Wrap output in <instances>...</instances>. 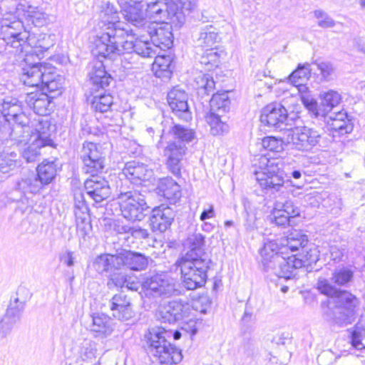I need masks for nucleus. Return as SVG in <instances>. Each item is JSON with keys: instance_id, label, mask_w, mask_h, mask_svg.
<instances>
[{"instance_id": "obj_1", "label": "nucleus", "mask_w": 365, "mask_h": 365, "mask_svg": "<svg viewBox=\"0 0 365 365\" xmlns=\"http://www.w3.org/2000/svg\"><path fill=\"white\" fill-rule=\"evenodd\" d=\"M287 111L280 104H269L262 110L260 121L265 125L284 131L285 140L293 149L309 151L319 144L322 135L319 130L307 126L289 128Z\"/></svg>"}, {"instance_id": "obj_2", "label": "nucleus", "mask_w": 365, "mask_h": 365, "mask_svg": "<svg viewBox=\"0 0 365 365\" xmlns=\"http://www.w3.org/2000/svg\"><path fill=\"white\" fill-rule=\"evenodd\" d=\"M51 132L49 121L38 117L33 119L31 128L25 130L21 126L11 129L6 124L3 125L0 128V138L11 140L18 145L29 143L21 155L27 163H33L38 160L41 148L51 145Z\"/></svg>"}, {"instance_id": "obj_3", "label": "nucleus", "mask_w": 365, "mask_h": 365, "mask_svg": "<svg viewBox=\"0 0 365 365\" xmlns=\"http://www.w3.org/2000/svg\"><path fill=\"white\" fill-rule=\"evenodd\" d=\"M29 31L24 26L21 15L9 11L0 19V39L4 43L0 46V55L8 62L16 64L24 60V48L26 46Z\"/></svg>"}, {"instance_id": "obj_4", "label": "nucleus", "mask_w": 365, "mask_h": 365, "mask_svg": "<svg viewBox=\"0 0 365 365\" xmlns=\"http://www.w3.org/2000/svg\"><path fill=\"white\" fill-rule=\"evenodd\" d=\"M99 27L101 30L94 43L92 53L99 56L108 49L109 44L120 41L127 34V29L121 26L119 12L113 1L102 0L99 6Z\"/></svg>"}, {"instance_id": "obj_5", "label": "nucleus", "mask_w": 365, "mask_h": 365, "mask_svg": "<svg viewBox=\"0 0 365 365\" xmlns=\"http://www.w3.org/2000/svg\"><path fill=\"white\" fill-rule=\"evenodd\" d=\"M135 35L132 29H127V34L120 41L115 40L112 42V44H109L108 47L109 49H106V51L103 52L100 56L109 58L120 56L121 61H128V63H132L134 58L133 53L144 58L154 56L156 54V50L153 43L140 38H137L134 41Z\"/></svg>"}, {"instance_id": "obj_6", "label": "nucleus", "mask_w": 365, "mask_h": 365, "mask_svg": "<svg viewBox=\"0 0 365 365\" xmlns=\"http://www.w3.org/2000/svg\"><path fill=\"white\" fill-rule=\"evenodd\" d=\"M360 299L347 291H341L334 299L328 301V309L324 312L326 319L338 326L351 324L356 318Z\"/></svg>"}, {"instance_id": "obj_7", "label": "nucleus", "mask_w": 365, "mask_h": 365, "mask_svg": "<svg viewBox=\"0 0 365 365\" xmlns=\"http://www.w3.org/2000/svg\"><path fill=\"white\" fill-rule=\"evenodd\" d=\"M307 242V236L299 230H292L285 238L280 240L279 244L275 240H267L260 250L264 269L269 272L270 267H273L272 264L276 256H282L288 250L292 252L297 251L299 247H304Z\"/></svg>"}, {"instance_id": "obj_8", "label": "nucleus", "mask_w": 365, "mask_h": 365, "mask_svg": "<svg viewBox=\"0 0 365 365\" xmlns=\"http://www.w3.org/2000/svg\"><path fill=\"white\" fill-rule=\"evenodd\" d=\"M171 331L162 327H155L145 335L148 351L161 364H178L182 360L180 350L173 347L167 338Z\"/></svg>"}, {"instance_id": "obj_9", "label": "nucleus", "mask_w": 365, "mask_h": 365, "mask_svg": "<svg viewBox=\"0 0 365 365\" xmlns=\"http://www.w3.org/2000/svg\"><path fill=\"white\" fill-rule=\"evenodd\" d=\"M210 263V259H195L192 255L183 256L178 260L176 264L180 269L184 287L194 290L204 286Z\"/></svg>"}, {"instance_id": "obj_10", "label": "nucleus", "mask_w": 365, "mask_h": 365, "mask_svg": "<svg viewBox=\"0 0 365 365\" xmlns=\"http://www.w3.org/2000/svg\"><path fill=\"white\" fill-rule=\"evenodd\" d=\"M160 317L164 322L170 324L181 321V329L195 335L197 331V319L195 310L187 303L172 301L161 307Z\"/></svg>"}, {"instance_id": "obj_11", "label": "nucleus", "mask_w": 365, "mask_h": 365, "mask_svg": "<svg viewBox=\"0 0 365 365\" xmlns=\"http://www.w3.org/2000/svg\"><path fill=\"white\" fill-rule=\"evenodd\" d=\"M118 192L117 199L122 215L130 221L142 220L149 208L144 196L136 190H128L123 185Z\"/></svg>"}, {"instance_id": "obj_12", "label": "nucleus", "mask_w": 365, "mask_h": 365, "mask_svg": "<svg viewBox=\"0 0 365 365\" xmlns=\"http://www.w3.org/2000/svg\"><path fill=\"white\" fill-rule=\"evenodd\" d=\"M259 163V170H256L255 174L260 187L272 193H284L287 187L284 178L279 174V168L274 160L261 156Z\"/></svg>"}, {"instance_id": "obj_13", "label": "nucleus", "mask_w": 365, "mask_h": 365, "mask_svg": "<svg viewBox=\"0 0 365 365\" xmlns=\"http://www.w3.org/2000/svg\"><path fill=\"white\" fill-rule=\"evenodd\" d=\"M146 17L155 21L165 23L167 21L172 22L183 21L181 12L175 0H155L148 3L145 10Z\"/></svg>"}, {"instance_id": "obj_14", "label": "nucleus", "mask_w": 365, "mask_h": 365, "mask_svg": "<svg viewBox=\"0 0 365 365\" xmlns=\"http://www.w3.org/2000/svg\"><path fill=\"white\" fill-rule=\"evenodd\" d=\"M1 112L7 122L13 120L16 123L13 128L6 123L11 129L16 126H21L24 130L31 128L33 120H31L30 118L23 111L21 103L16 98L10 97L5 98L1 103ZM4 125L6 123L1 125L0 128Z\"/></svg>"}, {"instance_id": "obj_15", "label": "nucleus", "mask_w": 365, "mask_h": 365, "mask_svg": "<svg viewBox=\"0 0 365 365\" xmlns=\"http://www.w3.org/2000/svg\"><path fill=\"white\" fill-rule=\"evenodd\" d=\"M83 162V170L86 173L93 174L101 171L105 166V160L101 148L96 143L85 142L80 153Z\"/></svg>"}, {"instance_id": "obj_16", "label": "nucleus", "mask_w": 365, "mask_h": 365, "mask_svg": "<svg viewBox=\"0 0 365 365\" xmlns=\"http://www.w3.org/2000/svg\"><path fill=\"white\" fill-rule=\"evenodd\" d=\"M143 286L148 294L153 297H170L179 293L175 279L165 274L151 277L143 282Z\"/></svg>"}, {"instance_id": "obj_17", "label": "nucleus", "mask_w": 365, "mask_h": 365, "mask_svg": "<svg viewBox=\"0 0 365 365\" xmlns=\"http://www.w3.org/2000/svg\"><path fill=\"white\" fill-rule=\"evenodd\" d=\"M118 1L120 6V13L127 23L138 29H146V14L139 5L143 0Z\"/></svg>"}, {"instance_id": "obj_18", "label": "nucleus", "mask_w": 365, "mask_h": 365, "mask_svg": "<svg viewBox=\"0 0 365 365\" xmlns=\"http://www.w3.org/2000/svg\"><path fill=\"white\" fill-rule=\"evenodd\" d=\"M55 43V35L49 34H30L26 40V46L24 48V60L26 62L27 57L35 53L38 58L43 57V53L47 51Z\"/></svg>"}, {"instance_id": "obj_19", "label": "nucleus", "mask_w": 365, "mask_h": 365, "mask_svg": "<svg viewBox=\"0 0 365 365\" xmlns=\"http://www.w3.org/2000/svg\"><path fill=\"white\" fill-rule=\"evenodd\" d=\"M187 149L184 144L170 141L168 143L163 150L167 168L175 176H179L181 174L182 160L186 154Z\"/></svg>"}, {"instance_id": "obj_20", "label": "nucleus", "mask_w": 365, "mask_h": 365, "mask_svg": "<svg viewBox=\"0 0 365 365\" xmlns=\"http://www.w3.org/2000/svg\"><path fill=\"white\" fill-rule=\"evenodd\" d=\"M146 29L155 50L158 48L165 50L172 46L173 35L169 24L162 25L155 22L148 24Z\"/></svg>"}, {"instance_id": "obj_21", "label": "nucleus", "mask_w": 365, "mask_h": 365, "mask_svg": "<svg viewBox=\"0 0 365 365\" xmlns=\"http://www.w3.org/2000/svg\"><path fill=\"white\" fill-rule=\"evenodd\" d=\"M273 267H270L269 271L278 277L290 279L295 275L294 272L304 267L302 259L297 257L296 255L284 257L276 256L274 258Z\"/></svg>"}, {"instance_id": "obj_22", "label": "nucleus", "mask_w": 365, "mask_h": 365, "mask_svg": "<svg viewBox=\"0 0 365 365\" xmlns=\"http://www.w3.org/2000/svg\"><path fill=\"white\" fill-rule=\"evenodd\" d=\"M153 175L152 169L143 163L132 161L125 165L122 172L119 174L120 181L125 179V183L130 181L132 183L138 184L141 181L149 180Z\"/></svg>"}, {"instance_id": "obj_23", "label": "nucleus", "mask_w": 365, "mask_h": 365, "mask_svg": "<svg viewBox=\"0 0 365 365\" xmlns=\"http://www.w3.org/2000/svg\"><path fill=\"white\" fill-rule=\"evenodd\" d=\"M96 174H90L91 177L85 181L84 187L90 198L96 202H101L110 196V187L104 178Z\"/></svg>"}, {"instance_id": "obj_24", "label": "nucleus", "mask_w": 365, "mask_h": 365, "mask_svg": "<svg viewBox=\"0 0 365 365\" xmlns=\"http://www.w3.org/2000/svg\"><path fill=\"white\" fill-rule=\"evenodd\" d=\"M187 99V95L185 91L178 87H174L168 93V103L173 113L179 118L186 121L191 118Z\"/></svg>"}, {"instance_id": "obj_25", "label": "nucleus", "mask_w": 365, "mask_h": 365, "mask_svg": "<svg viewBox=\"0 0 365 365\" xmlns=\"http://www.w3.org/2000/svg\"><path fill=\"white\" fill-rule=\"evenodd\" d=\"M174 217V212L170 207L162 205L155 207L150 218L153 230L165 232L171 225Z\"/></svg>"}, {"instance_id": "obj_26", "label": "nucleus", "mask_w": 365, "mask_h": 365, "mask_svg": "<svg viewBox=\"0 0 365 365\" xmlns=\"http://www.w3.org/2000/svg\"><path fill=\"white\" fill-rule=\"evenodd\" d=\"M110 309L113 316L120 321H127L133 316L130 299L123 293L115 294L112 297Z\"/></svg>"}, {"instance_id": "obj_27", "label": "nucleus", "mask_w": 365, "mask_h": 365, "mask_svg": "<svg viewBox=\"0 0 365 365\" xmlns=\"http://www.w3.org/2000/svg\"><path fill=\"white\" fill-rule=\"evenodd\" d=\"M44 92H35L27 94L26 102L33 108L35 113L39 115H46L53 109L52 98Z\"/></svg>"}, {"instance_id": "obj_28", "label": "nucleus", "mask_w": 365, "mask_h": 365, "mask_svg": "<svg viewBox=\"0 0 365 365\" xmlns=\"http://www.w3.org/2000/svg\"><path fill=\"white\" fill-rule=\"evenodd\" d=\"M113 324L111 318L103 313H96L92 315V323L90 331L95 337L106 338L113 331Z\"/></svg>"}, {"instance_id": "obj_29", "label": "nucleus", "mask_w": 365, "mask_h": 365, "mask_svg": "<svg viewBox=\"0 0 365 365\" xmlns=\"http://www.w3.org/2000/svg\"><path fill=\"white\" fill-rule=\"evenodd\" d=\"M29 57H27L26 65L22 68V73L20 76L21 81L29 87H38L42 83V75L43 65L42 63L28 64ZM20 63L19 64H21Z\"/></svg>"}, {"instance_id": "obj_30", "label": "nucleus", "mask_w": 365, "mask_h": 365, "mask_svg": "<svg viewBox=\"0 0 365 365\" xmlns=\"http://www.w3.org/2000/svg\"><path fill=\"white\" fill-rule=\"evenodd\" d=\"M94 56L98 58V61L93 65L91 71L89 72L90 81L96 87L104 88L110 84L112 78L105 70L103 59L114 60L116 57L109 58Z\"/></svg>"}, {"instance_id": "obj_31", "label": "nucleus", "mask_w": 365, "mask_h": 365, "mask_svg": "<svg viewBox=\"0 0 365 365\" xmlns=\"http://www.w3.org/2000/svg\"><path fill=\"white\" fill-rule=\"evenodd\" d=\"M220 37L217 29L212 25H207L200 28L195 43L196 47L202 50L216 48L215 44L219 41Z\"/></svg>"}, {"instance_id": "obj_32", "label": "nucleus", "mask_w": 365, "mask_h": 365, "mask_svg": "<svg viewBox=\"0 0 365 365\" xmlns=\"http://www.w3.org/2000/svg\"><path fill=\"white\" fill-rule=\"evenodd\" d=\"M187 246L189 250L184 256L192 255L195 259H210L207 254L204 251L205 237L200 233H195L190 235L187 240Z\"/></svg>"}, {"instance_id": "obj_33", "label": "nucleus", "mask_w": 365, "mask_h": 365, "mask_svg": "<svg viewBox=\"0 0 365 365\" xmlns=\"http://www.w3.org/2000/svg\"><path fill=\"white\" fill-rule=\"evenodd\" d=\"M16 12L19 15H23L31 21L36 26L43 25L46 20V14L40 11L37 7L30 5L19 4L16 7Z\"/></svg>"}, {"instance_id": "obj_34", "label": "nucleus", "mask_w": 365, "mask_h": 365, "mask_svg": "<svg viewBox=\"0 0 365 365\" xmlns=\"http://www.w3.org/2000/svg\"><path fill=\"white\" fill-rule=\"evenodd\" d=\"M173 58L169 55H158L153 64V70L158 78H169L171 76V63Z\"/></svg>"}, {"instance_id": "obj_35", "label": "nucleus", "mask_w": 365, "mask_h": 365, "mask_svg": "<svg viewBox=\"0 0 365 365\" xmlns=\"http://www.w3.org/2000/svg\"><path fill=\"white\" fill-rule=\"evenodd\" d=\"M158 189L159 192L169 200L178 199L181 195L180 185L171 178L161 179Z\"/></svg>"}, {"instance_id": "obj_36", "label": "nucleus", "mask_w": 365, "mask_h": 365, "mask_svg": "<svg viewBox=\"0 0 365 365\" xmlns=\"http://www.w3.org/2000/svg\"><path fill=\"white\" fill-rule=\"evenodd\" d=\"M56 173L57 165L55 161L45 160L37 167V177L44 185L51 182Z\"/></svg>"}, {"instance_id": "obj_37", "label": "nucleus", "mask_w": 365, "mask_h": 365, "mask_svg": "<svg viewBox=\"0 0 365 365\" xmlns=\"http://www.w3.org/2000/svg\"><path fill=\"white\" fill-rule=\"evenodd\" d=\"M125 267L128 268L140 271L145 269L148 264V258L138 252L124 250Z\"/></svg>"}, {"instance_id": "obj_38", "label": "nucleus", "mask_w": 365, "mask_h": 365, "mask_svg": "<svg viewBox=\"0 0 365 365\" xmlns=\"http://www.w3.org/2000/svg\"><path fill=\"white\" fill-rule=\"evenodd\" d=\"M78 354L82 361L93 363L97 358L96 344L85 339L78 345Z\"/></svg>"}, {"instance_id": "obj_39", "label": "nucleus", "mask_w": 365, "mask_h": 365, "mask_svg": "<svg viewBox=\"0 0 365 365\" xmlns=\"http://www.w3.org/2000/svg\"><path fill=\"white\" fill-rule=\"evenodd\" d=\"M310 74L311 68L309 63L299 64L297 69L289 75L288 80L293 86L298 87L304 84L309 78Z\"/></svg>"}, {"instance_id": "obj_40", "label": "nucleus", "mask_w": 365, "mask_h": 365, "mask_svg": "<svg viewBox=\"0 0 365 365\" xmlns=\"http://www.w3.org/2000/svg\"><path fill=\"white\" fill-rule=\"evenodd\" d=\"M170 133L173 135L174 141L184 145L192 141L195 138V133L192 129L180 124H175Z\"/></svg>"}, {"instance_id": "obj_41", "label": "nucleus", "mask_w": 365, "mask_h": 365, "mask_svg": "<svg viewBox=\"0 0 365 365\" xmlns=\"http://www.w3.org/2000/svg\"><path fill=\"white\" fill-rule=\"evenodd\" d=\"M204 52L201 55L200 62L204 65L207 70H212L218 67L220 63V57L222 52L220 53L216 48L203 50Z\"/></svg>"}, {"instance_id": "obj_42", "label": "nucleus", "mask_w": 365, "mask_h": 365, "mask_svg": "<svg viewBox=\"0 0 365 365\" xmlns=\"http://www.w3.org/2000/svg\"><path fill=\"white\" fill-rule=\"evenodd\" d=\"M320 98L322 99L321 104L326 115L329 113L340 103L341 99V95L333 90L321 93Z\"/></svg>"}, {"instance_id": "obj_43", "label": "nucleus", "mask_w": 365, "mask_h": 365, "mask_svg": "<svg viewBox=\"0 0 365 365\" xmlns=\"http://www.w3.org/2000/svg\"><path fill=\"white\" fill-rule=\"evenodd\" d=\"M205 118L207 123L210 126V132L212 135H222L228 132L229 125L220 119L218 114L210 112Z\"/></svg>"}, {"instance_id": "obj_44", "label": "nucleus", "mask_w": 365, "mask_h": 365, "mask_svg": "<svg viewBox=\"0 0 365 365\" xmlns=\"http://www.w3.org/2000/svg\"><path fill=\"white\" fill-rule=\"evenodd\" d=\"M76 227L78 236L86 240L91 232L92 226L91 224L89 215H80L78 211H76Z\"/></svg>"}, {"instance_id": "obj_45", "label": "nucleus", "mask_w": 365, "mask_h": 365, "mask_svg": "<svg viewBox=\"0 0 365 365\" xmlns=\"http://www.w3.org/2000/svg\"><path fill=\"white\" fill-rule=\"evenodd\" d=\"M17 153L4 152L0 155V173L6 174L17 167Z\"/></svg>"}, {"instance_id": "obj_46", "label": "nucleus", "mask_w": 365, "mask_h": 365, "mask_svg": "<svg viewBox=\"0 0 365 365\" xmlns=\"http://www.w3.org/2000/svg\"><path fill=\"white\" fill-rule=\"evenodd\" d=\"M113 104V98L110 94L95 96L91 103L92 108L100 113L110 110Z\"/></svg>"}, {"instance_id": "obj_47", "label": "nucleus", "mask_w": 365, "mask_h": 365, "mask_svg": "<svg viewBox=\"0 0 365 365\" xmlns=\"http://www.w3.org/2000/svg\"><path fill=\"white\" fill-rule=\"evenodd\" d=\"M352 278L353 272L350 269L343 267L334 269L331 281L339 286H344L351 282Z\"/></svg>"}, {"instance_id": "obj_48", "label": "nucleus", "mask_w": 365, "mask_h": 365, "mask_svg": "<svg viewBox=\"0 0 365 365\" xmlns=\"http://www.w3.org/2000/svg\"><path fill=\"white\" fill-rule=\"evenodd\" d=\"M44 184L39 180L38 177L31 175L25 179H22L19 182L20 189L24 192L36 194L38 192Z\"/></svg>"}, {"instance_id": "obj_49", "label": "nucleus", "mask_w": 365, "mask_h": 365, "mask_svg": "<svg viewBox=\"0 0 365 365\" xmlns=\"http://www.w3.org/2000/svg\"><path fill=\"white\" fill-rule=\"evenodd\" d=\"M261 145L264 150L270 152L280 153L284 150V143L282 140L275 137H264L262 139Z\"/></svg>"}, {"instance_id": "obj_50", "label": "nucleus", "mask_w": 365, "mask_h": 365, "mask_svg": "<svg viewBox=\"0 0 365 365\" xmlns=\"http://www.w3.org/2000/svg\"><path fill=\"white\" fill-rule=\"evenodd\" d=\"M274 207L284 214L289 215L290 218H294L300 214L299 208L291 200H286L284 202L277 200L274 202Z\"/></svg>"}, {"instance_id": "obj_51", "label": "nucleus", "mask_w": 365, "mask_h": 365, "mask_svg": "<svg viewBox=\"0 0 365 365\" xmlns=\"http://www.w3.org/2000/svg\"><path fill=\"white\" fill-rule=\"evenodd\" d=\"M317 289L323 294L327 295L331 299H334L341 290L337 289L330 282L325 278L320 277L317 284Z\"/></svg>"}, {"instance_id": "obj_52", "label": "nucleus", "mask_w": 365, "mask_h": 365, "mask_svg": "<svg viewBox=\"0 0 365 365\" xmlns=\"http://www.w3.org/2000/svg\"><path fill=\"white\" fill-rule=\"evenodd\" d=\"M229 104L230 101L227 93L213 94L210 100L212 110H215L216 108L218 110H223L225 111L229 106Z\"/></svg>"}, {"instance_id": "obj_53", "label": "nucleus", "mask_w": 365, "mask_h": 365, "mask_svg": "<svg viewBox=\"0 0 365 365\" xmlns=\"http://www.w3.org/2000/svg\"><path fill=\"white\" fill-rule=\"evenodd\" d=\"M19 300L16 299L14 304H11V306L7 309L6 313L4 318H7V320L12 322V325L20 319L21 314L24 309V304H21L19 306L18 304Z\"/></svg>"}, {"instance_id": "obj_54", "label": "nucleus", "mask_w": 365, "mask_h": 365, "mask_svg": "<svg viewBox=\"0 0 365 365\" xmlns=\"http://www.w3.org/2000/svg\"><path fill=\"white\" fill-rule=\"evenodd\" d=\"M198 88L202 90L205 94L209 95L215 88V81L207 74L201 75L197 78Z\"/></svg>"}, {"instance_id": "obj_55", "label": "nucleus", "mask_w": 365, "mask_h": 365, "mask_svg": "<svg viewBox=\"0 0 365 365\" xmlns=\"http://www.w3.org/2000/svg\"><path fill=\"white\" fill-rule=\"evenodd\" d=\"M74 212L78 211L80 215H88V208L86 202V198L84 194L78 191L74 194Z\"/></svg>"}, {"instance_id": "obj_56", "label": "nucleus", "mask_w": 365, "mask_h": 365, "mask_svg": "<svg viewBox=\"0 0 365 365\" xmlns=\"http://www.w3.org/2000/svg\"><path fill=\"white\" fill-rule=\"evenodd\" d=\"M314 15L318 19L317 24L319 27L328 29L335 26V21L322 10L314 11Z\"/></svg>"}, {"instance_id": "obj_57", "label": "nucleus", "mask_w": 365, "mask_h": 365, "mask_svg": "<svg viewBox=\"0 0 365 365\" xmlns=\"http://www.w3.org/2000/svg\"><path fill=\"white\" fill-rule=\"evenodd\" d=\"M108 262L109 271L113 269H120L125 266V252H121L118 255H109V259H106Z\"/></svg>"}, {"instance_id": "obj_58", "label": "nucleus", "mask_w": 365, "mask_h": 365, "mask_svg": "<svg viewBox=\"0 0 365 365\" xmlns=\"http://www.w3.org/2000/svg\"><path fill=\"white\" fill-rule=\"evenodd\" d=\"M314 64L320 71L322 78L329 81L334 71L333 65L328 61H316Z\"/></svg>"}, {"instance_id": "obj_59", "label": "nucleus", "mask_w": 365, "mask_h": 365, "mask_svg": "<svg viewBox=\"0 0 365 365\" xmlns=\"http://www.w3.org/2000/svg\"><path fill=\"white\" fill-rule=\"evenodd\" d=\"M329 123L330 124L332 130L338 131L341 134L349 133L352 130V127L348 119L329 122Z\"/></svg>"}, {"instance_id": "obj_60", "label": "nucleus", "mask_w": 365, "mask_h": 365, "mask_svg": "<svg viewBox=\"0 0 365 365\" xmlns=\"http://www.w3.org/2000/svg\"><path fill=\"white\" fill-rule=\"evenodd\" d=\"M290 220L289 215L284 214L282 211L275 209V207H274L272 217V222L278 226H285L289 224Z\"/></svg>"}, {"instance_id": "obj_61", "label": "nucleus", "mask_w": 365, "mask_h": 365, "mask_svg": "<svg viewBox=\"0 0 365 365\" xmlns=\"http://www.w3.org/2000/svg\"><path fill=\"white\" fill-rule=\"evenodd\" d=\"M42 75V83L40 84L41 88L46 86L51 81H53L58 78L60 76L56 74L51 68H48L43 65Z\"/></svg>"}, {"instance_id": "obj_62", "label": "nucleus", "mask_w": 365, "mask_h": 365, "mask_svg": "<svg viewBox=\"0 0 365 365\" xmlns=\"http://www.w3.org/2000/svg\"><path fill=\"white\" fill-rule=\"evenodd\" d=\"M364 334L365 331H362L361 327L357 326L351 334V344L356 349H361V346L363 347L365 346L361 343V340Z\"/></svg>"}, {"instance_id": "obj_63", "label": "nucleus", "mask_w": 365, "mask_h": 365, "mask_svg": "<svg viewBox=\"0 0 365 365\" xmlns=\"http://www.w3.org/2000/svg\"><path fill=\"white\" fill-rule=\"evenodd\" d=\"M179 1L181 6V11L179 9V11L184 18L183 13L192 12L197 8L198 0H179Z\"/></svg>"}, {"instance_id": "obj_64", "label": "nucleus", "mask_w": 365, "mask_h": 365, "mask_svg": "<svg viewBox=\"0 0 365 365\" xmlns=\"http://www.w3.org/2000/svg\"><path fill=\"white\" fill-rule=\"evenodd\" d=\"M106 259H109V255H101L96 259L94 264L98 272L109 271L108 262Z\"/></svg>"}]
</instances>
